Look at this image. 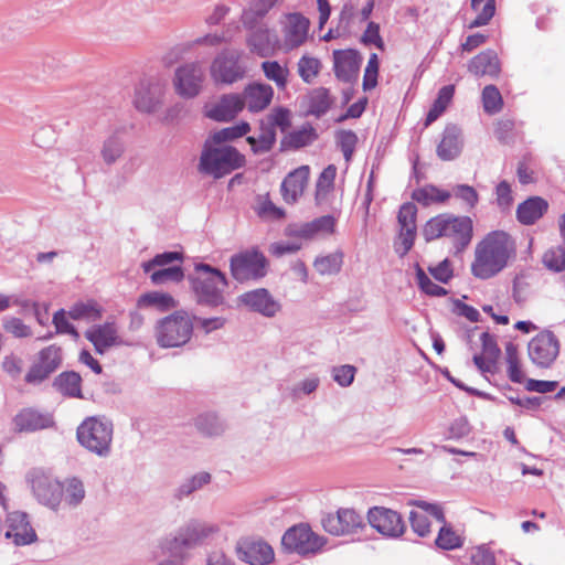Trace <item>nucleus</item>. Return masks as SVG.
Instances as JSON below:
<instances>
[{
  "mask_svg": "<svg viewBox=\"0 0 565 565\" xmlns=\"http://www.w3.org/2000/svg\"><path fill=\"white\" fill-rule=\"evenodd\" d=\"M26 480L39 503L54 511L62 507L63 487L57 479L41 469H33Z\"/></svg>",
  "mask_w": 565,
  "mask_h": 565,
  "instance_id": "9",
  "label": "nucleus"
},
{
  "mask_svg": "<svg viewBox=\"0 0 565 565\" xmlns=\"http://www.w3.org/2000/svg\"><path fill=\"white\" fill-rule=\"evenodd\" d=\"M530 360L539 367H550L559 353V342L551 331H542L527 345Z\"/></svg>",
  "mask_w": 565,
  "mask_h": 565,
  "instance_id": "14",
  "label": "nucleus"
},
{
  "mask_svg": "<svg viewBox=\"0 0 565 565\" xmlns=\"http://www.w3.org/2000/svg\"><path fill=\"white\" fill-rule=\"evenodd\" d=\"M6 537L12 539L15 545H28L36 541V533L31 526L28 514L13 511L7 516Z\"/></svg>",
  "mask_w": 565,
  "mask_h": 565,
  "instance_id": "20",
  "label": "nucleus"
},
{
  "mask_svg": "<svg viewBox=\"0 0 565 565\" xmlns=\"http://www.w3.org/2000/svg\"><path fill=\"white\" fill-rule=\"evenodd\" d=\"M413 200L424 206L431 204H440L447 202L451 198L450 191L441 190L435 185H425L416 189L412 194Z\"/></svg>",
  "mask_w": 565,
  "mask_h": 565,
  "instance_id": "38",
  "label": "nucleus"
},
{
  "mask_svg": "<svg viewBox=\"0 0 565 565\" xmlns=\"http://www.w3.org/2000/svg\"><path fill=\"white\" fill-rule=\"evenodd\" d=\"M451 196L463 202L467 209H473L479 201L478 192L468 184H457L451 190Z\"/></svg>",
  "mask_w": 565,
  "mask_h": 565,
  "instance_id": "60",
  "label": "nucleus"
},
{
  "mask_svg": "<svg viewBox=\"0 0 565 565\" xmlns=\"http://www.w3.org/2000/svg\"><path fill=\"white\" fill-rule=\"evenodd\" d=\"M237 300L250 311L266 318H274L281 310L279 301L265 288L246 291Z\"/></svg>",
  "mask_w": 565,
  "mask_h": 565,
  "instance_id": "16",
  "label": "nucleus"
},
{
  "mask_svg": "<svg viewBox=\"0 0 565 565\" xmlns=\"http://www.w3.org/2000/svg\"><path fill=\"white\" fill-rule=\"evenodd\" d=\"M309 21L299 13L289 14L287 18L285 42L290 49L301 45L308 35Z\"/></svg>",
  "mask_w": 565,
  "mask_h": 565,
  "instance_id": "31",
  "label": "nucleus"
},
{
  "mask_svg": "<svg viewBox=\"0 0 565 565\" xmlns=\"http://www.w3.org/2000/svg\"><path fill=\"white\" fill-rule=\"evenodd\" d=\"M77 440L85 449L99 456L107 457L111 450L113 424L98 417L86 418L76 431Z\"/></svg>",
  "mask_w": 565,
  "mask_h": 565,
  "instance_id": "6",
  "label": "nucleus"
},
{
  "mask_svg": "<svg viewBox=\"0 0 565 565\" xmlns=\"http://www.w3.org/2000/svg\"><path fill=\"white\" fill-rule=\"evenodd\" d=\"M250 127L247 122H241L238 125L215 131L206 141L214 145H221L225 141L234 140L246 135Z\"/></svg>",
  "mask_w": 565,
  "mask_h": 565,
  "instance_id": "52",
  "label": "nucleus"
},
{
  "mask_svg": "<svg viewBox=\"0 0 565 565\" xmlns=\"http://www.w3.org/2000/svg\"><path fill=\"white\" fill-rule=\"evenodd\" d=\"M547 209V201L540 196H532L518 206L516 216L520 223L532 225L544 215Z\"/></svg>",
  "mask_w": 565,
  "mask_h": 565,
  "instance_id": "32",
  "label": "nucleus"
},
{
  "mask_svg": "<svg viewBox=\"0 0 565 565\" xmlns=\"http://www.w3.org/2000/svg\"><path fill=\"white\" fill-rule=\"evenodd\" d=\"M244 163V156L235 148L231 146L212 147L206 141L200 157L199 171L220 179L243 167Z\"/></svg>",
  "mask_w": 565,
  "mask_h": 565,
  "instance_id": "5",
  "label": "nucleus"
},
{
  "mask_svg": "<svg viewBox=\"0 0 565 565\" xmlns=\"http://www.w3.org/2000/svg\"><path fill=\"white\" fill-rule=\"evenodd\" d=\"M320 61L311 56H302L298 62V74L306 83H311L320 71Z\"/></svg>",
  "mask_w": 565,
  "mask_h": 565,
  "instance_id": "57",
  "label": "nucleus"
},
{
  "mask_svg": "<svg viewBox=\"0 0 565 565\" xmlns=\"http://www.w3.org/2000/svg\"><path fill=\"white\" fill-rule=\"evenodd\" d=\"M471 8L477 13L469 28H479L487 25L495 12V0H471Z\"/></svg>",
  "mask_w": 565,
  "mask_h": 565,
  "instance_id": "45",
  "label": "nucleus"
},
{
  "mask_svg": "<svg viewBox=\"0 0 565 565\" xmlns=\"http://www.w3.org/2000/svg\"><path fill=\"white\" fill-rule=\"evenodd\" d=\"M417 207L414 203H404L398 212L397 221L399 228L417 230L416 225Z\"/></svg>",
  "mask_w": 565,
  "mask_h": 565,
  "instance_id": "62",
  "label": "nucleus"
},
{
  "mask_svg": "<svg viewBox=\"0 0 565 565\" xmlns=\"http://www.w3.org/2000/svg\"><path fill=\"white\" fill-rule=\"evenodd\" d=\"M164 89L159 82L141 81L135 90L134 105L142 113H153L163 102Z\"/></svg>",
  "mask_w": 565,
  "mask_h": 565,
  "instance_id": "19",
  "label": "nucleus"
},
{
  "mask_svg": "<svg viewBox=\"0 0 565 565\" xmlns=\"http://www.w3.org/2000/svg\"><path fill=\"white\" fill-rule=\"evenodd\" d=\"M211 482V475L205 471H201L185 479L180 487L177 489V497L182 499L189 497L193 492L202 489L204 486Z\"/></svg>",
  "mask_w": 565,
  "mask_h": 565,
  "instance_id": "50",
  "label": "nucleus"
},
{
  "mask_svg": "<svg viewBox=\"0 0 565 565\" xmlns=\"http://www.w3.org/2000/svg\"><path fill=\"white\" fill-rule=\"evenodd\" d=\"M279 0H252L242 13V23L254 29Z\"/></svg>",
  "mask_w": 565,
  "mask_h": 565,
  "instance_id": "35",
  "label": "nucleus"
},
{
  "mask_svg": "<svg viewBox=\"0 0 565 565\" xmlns=\"http://www.w3.org/2000/svg\"><path fill=\"white\" fill-rule=\"evenodd\" d=\"M337 175V168L333 164H329L323 171L320 173L317 183H316V203L322 204L324 203L330 193L334 189V180Z\"/></svg>",
  "mask_w": 565,
  "mask_h": 565,
  "instance_id": "40",
  "label": "nucleus"
},
{
  "mask_svg": "<svg viewBox=\"0 0 565 565\" xmlns=\"http://www.w3.org/2000/svg\"><path fill=\"white\" fill-rule=\"evenodd\" d=\"M334 226V217L331 215H323L299 226L289 227L288 234L302 239H312L319 235L333 233Z\"/></svg>",
  "mask_w": 565,
  "mask_h": 565,
  "instance_id": "25",
  "label": "nucleus"
},
{
  "mask_svg": "<svg viewBox=\"0 0 565 565\" xmlns=\"http://www.w3.org/2000/svg\"><path fill=\"white\" fill-rule=\"evenodd\" d=\"M61 484L63 487L62 507L68 509L79 507L86 497L84 482L77 477H71L66 478Z\"/></svg>",
  "mask_w": 565,
  "mask_h": 565,
  "instance_id": "34",
  "label": "nucleus"
},
{
  "mask_svg": "<svg viewBox=\"0 0 565 565\" xmlns=\"http://www.w3.org/2000/svg\"><path fill=\"white\" fill-rule=\"evenodd\" d=\"M483 109L489 115L498 114L503 106L501 93L494 85H487L482 90Z\"/></svg>",
  "mask_w": 565,
  "mask_h": 565,
  "instance_id": "53",
  "label": "nucleus"
},
{
  "mask_svg": "<svg viewBox=\"0 0 565 565\" xmlns=\"http://www.w3.org/2000/svg\"><path fill=\"white\" fill-rule=\"evenodd\" d=\"M204 79L205 74L201 64L190 62L175 68L172 85L180 97L191 99L200 95Z\"/></svg>",
  "mask_w": 565,
  "mask_h": 565,
  "instance_id": "10",
  "label": "nucleus"
},
{
  "mask_svg": "<svg viewBox=\"0 0 565 565\" xmlns=\"http://www.w3.org/2000/svg\"><path fill=\"white\" fill-rule=\"evenodd\" d=\"M238 558L250 565H267L274 559V550L266 542H246L238 550Z\"/></svg>",
  "mask_w": 565,
  "mask_h": 565,
  "instance_id": "27",
  "label": "nucleus"
},
{
  "mask_svg": "<svg viewBox=\"0 0 565 565\" xmlns=\"http://www.w3.org/2000/svg\"><path fill=\"white\" fill-rule=\"evenodd\" d=\"M326 543L327 540L323 536L315 533L307 525L294 526L282 536V545L300 555L318 553Z\"/></svg>",
  "mask_w": 565,
  "mask_h": 565,
  "instance_id": "12",
  "label": "nucleus"
},
{
  "mask_svg": "<svg viewBox=\"0 0 565 565\" xmlns=\"http://www.w3.org/2000/svg\"><path fill=\"white\" fill-rule=\"evenodd\" d=\"M323 529L332 535L355 533L363 526V518L352 509H340L322 520Z\"/></svg>",
  "mask_w": 565,
  "mask_h": 565,
  "instance_id": "17",
  "label": "nucleus"
},
{
  "mask_svg": "<svg viewBox=\"0 0 565 565\" xmlns=\"http://www.w3.org/2000/svg\"><path fill=\"white\" fill-rule=\"evenodd\" d=\"M331 103L328 89L323 87L316 88L308 96L309 113L319 117L328 111Z\"/></svg>",
  "mask_w": 565,
  "mask_h": 565,
  "instance_id": "48",
  "label": "nucleus"
},
{
  "mask_svg": "<svg viewBox=\"0 0 565 565\" xmlns=\"http://www.w3.org/2000/svg\"><path fill=\"white\" fill-rule=\"evenodd\" d=\"M244 106L252 113H259L267 108L273 100L274 89L265 83L248 84L241 95Z\"/></svg>",
  "mask_w": 565,
  "mask_h": 565,
  "instance_id": "24",
  "label": "nucleus"
},
{
  "mask_svg": "<svg viewBox=\"0 0 565 565\" xmlns=\"http://www.w3.org/2000/svg\"><path fill=\"white\" fill-rule=\"evenodd\" d=\"M62 364V350L57 345H49L42 349L32 366L25 374V382L31 385L41 384Z\"/></svg>",
  "mask_w": 565,
  "mask_h": 565,
  "instance_id": "13",
  "label": "nucleus"
},
{
  "mask_svg": "<svg viewBox=\"0 0 565 565\" xmlns=\"http://www.w3.org/2000/svg\"><path fill=\"white\" fill-rule=\"evenodd\" d=\"M462 146L461 129L456 125H447L437 146V156L444 161L454 160L460 154Z\"/></svg>",
  "mask_w": 565,
  "mask_h": 565,
  "instance_id": "26",
  "label": "nucleus"
},
{
  "mask_svg": "<svg viewBox=\"0 0 565 565\" xmlns=\"http://www.w3.org/2000/svg\"><path fill=\"white\" fill-rule=\"evenodd\" d=\"M247 142L249 143L254 153L268 152L276 142V130L268 128L262 119L258 136L247 137Z\"/></svg>",
  "mask_w": 565,
  "mask_h": 565,
  "instance_id": "41",
  "label": "nucleus"
},
{
  "mask_svg": "<svg viewBox=\"0 0 565 565\" xmlns=\"http://www.w3.org/2000/svg\"><path fill=\"white\" fill-rule=\"evenodd\" d=\"M195 317L186 310H177L159 319L154 326V338L160 348H180L186 344L193 334Z\"/></svg>",
  "mask_w": 565,
  "mask_h": 565,
  "instance_id": "4",
  "label": "nucleus"
},
{
  "mask_svg": "<svg viewBox=\"0 0 565 565\" xmlns=\"http://www.w3.org/2000/svg\"><path fill=\"white\" fill-rule=\"evenodd\" d=\"M244 107L241 95L227 94L212 106L206 114L214 120L226 121L233 119Z\"/></svg>",
  "mask_w": 565,
  "mask_h": 565,
  "instance_id": "29",
  "label": "nucleus"
},
{
  "mask_svg": "<svg viewBox=\"0 0 565 565\" xmlns=\"http://www.w3.org/2000/svg\"><path fill=\"white\" fill-rule=\"evenodd\" d=\"M177 306L178 302L171 295L160 291L142 294L137 300L138 308H153L160 312L169 311Z\"/></svg>",
  "mask_w": 565,
  "mask_h": 565,
  "instance_id": "36",
  "label": "nucleus"
},
{
  "mask_svg": "<svg viewBox=\"0 0 565 565\" xmlns=\"http://www.w3.org/2000/svg\"><path fill=\"white\" fill-rule=\"evenodd\" d=\"M415 505L419 509L409 513V521L412 529L419 536H426L430 532V522L428 515L433 516L439 522H444L443 510L436 505L426 501H417Z\"/></svg>",
  "mask_w": 565,
  "mask_h": 565,
  "instance_id": "23",
  "label": "nucleus"
},
{
  "mask_svg": "<svg viewBox=\"0 0 565 565\" xmlns=\"http://www.w3.org/2000/svg\"><path fill=\"white\" fill-rule=\"evenodd\" d=\"M74 320L96 321L102 317L100 307L95 301L77 302L68 311Z\"/></svg>",
  "mask_w": 565,
  "mask_h": 565,
  "instance_id": "49",
  "label": "nucleus"
},
{
  "mask_svg": "<svg viewBox=\"0 0 565 565\" xmlns=\"http://www.w3.org/2000/svg\"><path fill=\"white\" fill-rule=\"evenodd\" d=\"M191 290L199 305L218 307L225 302L224 290L228 286L225 275L207 264H196L189 275Z\"/></svg>",
  "mask_w": 565,
  "mask_h": 565,
  "instance_id": "2",
  "label": "nucleus"
},
{
  "mask_svg": "<svg viewBox=\"0 0 565 565\" xmlns=\"http://www.w3.org/2000/svg\"><path fill=\"white\" fill-rule=\"evenodd\" d=\"M161 550L168 554V558L160 562L158 565H183L189 557L188 552L181 551L174 546L167 537L161 542Z\"/></svg>",
  "mask_w": 565,
  "mask_h": 565,
  "instance_id": "56",
  "label": "nucleus"
},
{
  "mask_svg": "<svg viewBox=\"0 0 565 565\" xmlns=\"http://www.w3.org/2000/svg\"><path fill=\"white\" fill-rule=\"evenodd\" d=\"M230 270L238 282L258 280L266 276L267 259L256 249L239 252L230 258Z\"/></svg>",
  "mask_w": 565,
  "mask_h": 565,
  "instance_id": "7",
  "label": "nucleus"
},
{
  "mask_svg": "<svg viewBox=\"0 0 565 565\" xmlns=\"http://www.w3.org/2000/svg\"><path fill=\"white\" fill-rule=\"evenodd\" d=\"M81 381L79 374L64 372L55 379L54 385L62 394L78 397L81 396Z\"/></svg>",
  "mask_w": 565,
  "mask_h": 565,
  "instance_id": "47",
  "label": "nucleus"
},
{
  "mask_svg": "<svg viewBox=\"0 0 565 565\" xmlns=\"http://www.w3.org/2000/svg\"><path fill=\"white\" fill-rule=\"evenodd\" d=\"M454 94V85H446L439 89L437 98L427 114L425 126H429L431 122L437 120L439 116H441L452 100Z\"/></svg>",
  "mask_w": 565,
  "mask_h": 565,
  "instance_id": "42",
  "label": "nucleus"
},
{
  "mask_svg": "<svg viewBox=\"0 0 565 565\" xmlns=\"http://www.w3.org/2000/svg\"><path fill=\"white\" fill-rule=\"evenodd\" d=\"M423 236L426 242L441 237L449 238L456 248L461 249L472 238V221L468 216L439 214L426 222L423 227Z\"/></svg>",
  "mask_w": 565,
  "mask_h": 565,
  "instance_id": "3",
  "label": "nucleus"
},
{
  "mask_svg": "<svg viewBox=\"0 0 565 565\" xmlns=\"http://www.w3.org/2000/svg\"><path fill=\"white\" fill-rule=\"evenodd\" d=\"M515 256V239L504 231H492L476 245L471 273L476 278L490 279L508 267Z\"/></svg>",
  "mask_w": 565,
  "mask_h": 565,
  "instance_id": "1",
  "label": "nucleus"
},
{
  "mask_svg": "<svg viewBox=\"0 0 565 565\" xmlns=\"http://www.w3.org/2000/svg\"><path fill=\"white\" fill-rule=\"evenodd\" d=\"M367 520L372 527L385 536L397 537L402 535L405 530V524L401 515L383 507L370 509Z\"/></svg>",
  "mask_w": 565,
  "mask_h": 565,
  "instance_id": "15",
  "label": "nucleus"
},
{
  "mask_svg": "<svg viewBox=\"0 0 565 565\" xmlns=\"http://www.w3.org/2000/svg\"><path fill=\"white\" fill-rule=\"evenodd\" d=\"M337 141L343 152L345 161H351L358 142V136L355 132L352 130H341L337 134Z\"/></svg>",
  "mask_w": 565,
  "mask_h": 565,
  "instance_id": "61",
  "label": "nucleus"
},
{
  "mask_svg": "<svg viewBox=\"0 0 565 565\" xmlns=\"http://www.w3.org/2000/svg\"><path fill=\"white\" fill-rule=\"evenodd\" d=\"M263 120L271 130L279 128L286 132L291 126V113L285 107H276Z\"/></svg>",
  "mask_w": 565,
  "mask_h": 565,
  "instance_id": "51",
  "label": "nucleus"
},
{
  "mask_svg": "<svg viewBox=\"0 0 565 565\" xmlns=\"http://www.w3.org/2000/svg\"><path fill=\"white\" fill-rule=\"evenodd\" d=\"M362 57L354 50H337L333 52V68L338 79L352 83L358 79Z\"/></svg>",
  "mask_w": 565,
  "mask_h": 565,
  "instance_id": "21",
  "label": "nucleus"
},
{
  "mask_svg": "<svg viewBox=\"0 0 565 565\" xmlns=\"http://www.w3.org/2000/svg\"><path fill=\"white\" fill-rule=\"evenodd\" d=\"M13 423L19 431H34L53 426L54 420L50 414L29 408L21 411L14 417Z\"/></svg>",
  "mask_w": 565,
  "mask_h": 565,
  "instance_id": "30",
  "label": "nucleus"
},
{
  "mask_svg": "<svg viewBox=\"0 0 565 565\" xmlns=\"http://www.w3.org/2000/svg\"><path fill=\"white\" fill-rule=\"evenodd\" d=\"M194 426L201 434L209 437L220 436L226 429L224 422L213 413L199 415L194 419Z\"/></svg>",
  "mask_w": 565,
  "mask_h": 565,
  "instance_id": "39",
  "label": "nucleus"
},
{
  "mask_svg": "<svg viewBox=\"0 0 565 565\" xmlns=\"http://www.w3.org/2000/svg\"><path fill=\"white\" fill-rule=\"evenodd\" d=\"M544 265L554 271L565 269V243L564 245L552 247L543 255Z\"/></svg>",
  "mask_w": 565,
  "mask_h": 565,
  "instance_id": "55",
  "label": "nucleus"
},
{
  "mask_svg": "<svg viewBox=\"0 0 565 565\" xmlns=\"http://www.w3.org/2000/svg\"><path fill=\"white\" fill-rule=\"evenodd\" d=\"M220 531L218 526L214 523L190 520L184 525L179 527L175 535L167 537L174 546L181 551L195 547L202 544L207 539L212 537Z\"/></svg>",
  "mask_w": 565,
  "mask_h": 565,
  "instance_id": "11",
  "label": "nucleus"
},
{
  "mask_svg": "<svg viewBox=\"0 0 565 565\" xmlns=\"http://www.w3.org/2000/svg\"><path fill=\"white\" fill-rule=\"evenodd\" d=\"M315 138V130L310 126H305L287 134L281 140V148L298 149L311 143Z\"/></svg>",
  "mask_w": 565,
  "mask_h": 565,
  "instance_id": "44",
  "label": "nucleus"
},
{
  "mask_svg": "<svg viewBox=\"0 0 565 565\" xmlns=\"http://www.w3.org/2000/svg\"><path fill=\"white\" fill-rule=\"evenodd\" d=\"M126 151V143L124 139L114 134L107 137L100 148V157L104 163L108 167L118 162Z\"/></svg>",
  "mask_w": 565,
  "mask_h": 565,
  "instance_id": "37",
  "label": "nucleus"
},
{
  "mask_svg": "<svg viewBox=\"0 0 565 565\" xmlns=\"http://www.w3.org/2000/svg\"><path fill=\"white\" fill-rule=\"evenodd\" d=\"M242 54L239 50L227 49L215 56L210 66V75L215 84L231 85L245 77Z\"/></svg>",
  "mask_w": 565,
  "mask_h": 565,
  "instance_id": "8",
  "label": "nucleus"
},
{
  "mask_svg": "<svg viewBox=\"0 0 565 565\" xmlns=\"http://www.w3.org/2000/svg\"><path fill=\"white\" fill-rule=\"evenodd\" d=\"M262 70L268 81L276 84L279 89H285L288 84L289 70L277 61H265L262 63Z\"/></svg>",
  "mask_w": 565,
  "mask_h": 565,
  "instance_id": "46",
  "label": "nucleus"
},
{
  "mask_svg": "<svg viewBox=\"0 0 565 565\" xmlns=\"http://www.w3.org/2000/svg\"><path fill=\"white\" fill-rule=\"evenodd\" d=\"M343 257L344 255L340 250L319 256L315 259L313 267L322 276L337 275L342 268Z\"/></svg>",
  "mask_w": 565,
  "mask_h": 565,
  "instance_id": "43",
  "label": "nucleus"
},
{
  "mask_svg": "<svg viewBox=\"0 0 565 565\" xmlns=\"http://www.w3.org/2000/svg\"><path fill=\"white\" fill-rule=\"evenodd\" d=\"M436 544L443 550H455L462 545V539L450 526L444 525L439 530Z\"/></svg>",
  "mask_w": 565,
  "mask_h": 565,
  "instance_id": "59",
  "label": "nucleus"
},
{
  "mask_svg": "<svg viewBox=\"0 0 565 565\" xmlns=\"http://www.w3.org/2000/svg\"><path fill=\"white\" fill-rule=\"evenodd\" d=\"M184 277L181 266H171L152 270L150 275L151 282L154 285H162L168 281H181Z\"/></svg>",
  "mask_w": 565,
  "mask_h": 565,
  "instance_id": "54",
  "label": "nucleus"
},
{
  "mask_svg": "<svg viewBox=\"0 0 565 565\" xmlns=\"http://www.w3.org/2000/svg\"><path fill=\"white\" fill-rule=\"evenodd\" d=\"M468 68L476 76H495L500 71L498 56L490 50L481 52L470 61Z\"/></svg>",
  "mask_w": 565,
  "mask_h": 565,
  "instance_id": "33",
  "label": "nucleus"
},
{
  "mask_svg": "<svg viewBox=\"0 0 565 565\" xmlns=\"http://www.w3.org/2000/svg\"><path fill=\"white\" fill-rule=\"evenodd\" d=\"M85 338L94 345L97 353L103 354L109 348L124 345L116 322L107 321L95 324L85 332Z\"/></svg>",
  "mask_w": 565,
  "mask_h": 565,
  "instance_id": "18",
  "label": "nucleus"
},
{
  "mask_svg": "<svg viewBox=\"0 0 565 565\" xmlns=\"http://www.w3.org/2000/svg\"><path fill=\"white\" fill-rule=\"evenodd\" d=\"M416 280L419 289L428 296L441 297L447 294V290L435 284L419 266L416 267Z\"/></svg>",
  "mask_w": 565,
  "mask_h": 565,
  "instance_id": "58",
  "label": "nucleus"
},
{
  "mask_svg": "<svg viewBox=\"0 0 565 565\" xmlns=\"http://www.w3.org/2000/svg\"><path fill=\"white\" fill-rule=\"evenodd\" d=\"M250 30L252 33L247 38V45L250 51L262 57L270 55L278 42L276 33L258 24Z\"/></svg>",
  "mask_w": 565,
  "mask_h": 565,
  "instance_id": "28",
  "label": "nucleus"
},
{
  "mask_svg": "<svg viewBox=\"0 0 565 565\" xmlns=\"http://www.w3.org/2000/svg\"><path fill=\"white\" fill-rule=\"evenodd\" d=\"M182 256L178 252H164L156 255L151 260L142 263L145 273H151L156 267H162L172 264L173 262L181 260Z\"/></svg>",
  "mask_w": 565,
  "mask_h": 565,
  "instance_id": "63",
  "label": "nucleus"
},
{
  "mask_svg": "<svg viewBox=\"0 0 565 565\" xmlns=\"http://www.w3.org/2000/svg\"><path fill=\"white\" fill-rule=\"evenodd\" d=\"M3 329L15 338H28L32 335V330L21 319L7 317L3 319Z\"/></svg>",
  "mask_w": 565,
  "mask_h": 565,
  "instance_id": "64",
  "label": "nucleus"
},
{
  "mask_svg": "<svg viewBox=\"0 0 565 565\" xmlns=\"http://www.w3.org/2000/svg\"><path fill=\"white\" fill-rule=\"evenodd\" d=\"M310 169L301 166L289 172L281 183V195L286 203L294 204L303 194L308 184Z\"/></svg>",
  "mask_w": 565,
  "mask_h": 565,
  "instance_id": "22",
  "label": "nucleus"
}]
</instances>
